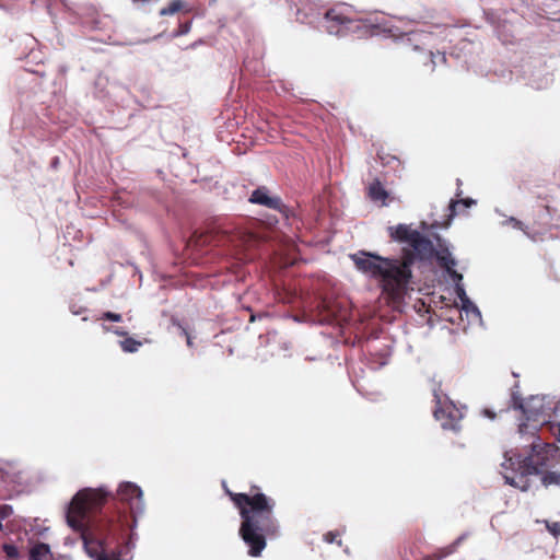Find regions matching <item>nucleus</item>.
Instances as JSON below:
<instances>
[{"label": "nucleus", "mask_w": 560, "mask_h": 560, "mask_svg": "<svg viewBox=\"0 0 560 560\" xmlns=\"http://www.w3.org/2000/svg\"><path fill=\"white\" fill-rule=\"evenodd\" d=\"M119 345L125 352L133 353L138 351L142 342L131 337H127L124 340H121Z\"/></svg>", "instance_id": "4468645a"}, {"label": "nucleus", "mask_w": 560, "mask_h": 560, "mask_svg": "<svg viewBox=\"0 0 560 560\" xmlns=\"http://www.w3.org/2000/svg\"><path fill=\"white\" fill-rule=\"evenodd\" d=\"M541 228H542V230H545V231H546V230H548L549 224H548V223H545V224H542V226H541Z\"/></svg>", "instance_id": "7c9ffc66"}, {"label": "nucleus", "mask_w": 560, "mask_h": 560, "mask_svg": "<svg viewBox=\"0 0 560 560\" xmlns=\"http://www.w3.org/2000/svg\"><path fill=\"white\" fill-rule=\"evenodd\" d=\"M225 494L238 510L241 516L240 536L248 547L250 557H260L267 539L280 536V523L275 515L276 501L261 492L256 485L249 492H233L224 487Z\"/></svg>", "instance_id": "f257e3e1"}, {"label": "nucleus", "mask_w": 560, "mask_h": 560, "mask_svg": "<svg viewBox=\"0 0 560 560\" xmlns=\"http://www.w3.org/2000/svg\"><path fill=\"white\" fill-rule=\"evenodd\" d=\"M185 7H186V2L184 0H172L167 7L162 8L160 10V15L165 16V15L175 14V13L182 11L183 9H185Z\"/></svg>", "instance_id": "ddd939ff"}, {"label": "nucleus", "mask_w": 560, "mask_h": 560, "mask_svg": "<svg viewBox=\"0 0 560 560\" xmlns=\"http://www.w3.org/2000/svg\"><path fill=\"white\" fill-rule=\"evenodd\" d=\"M350 258L360 272L377 280L388 301L396 303L402 300L412 278L413 252L402 249L399 257L390 258L360 250Z\"/></svg>", "instance_id": "7ed1b4c3"}, {"label": "nucleus", "mask_w": 560, "mask_h": 560, "mask_svg": "<svg viewBox=\"0 0 560 560\" xmlns=\"http://www.w3.org/2000/svg\"><path fill=\"white\" fill-rule=\"evenodd\" d=\"M115 332L118 335V336H126L127 332L126 331H122V330H115Z\"/></svg>", "instance_id": "cd10ccee"}, {"label": "nucleus", "mask_w": 560, "mask_h": 560, "mask_svg": "<svg viewBox=\"0 0 560 560\" xmlns=\"http://www.w3.org/2000/svg\"><path fill=\"white\" fill-rule=\"evenodd\" d=\"M179 328H180V330H182V334H183V335L185 336V338H186L187 346H188V347H192V345H194V343H192V338H191L190 334L188 332V330H187L185 327L180 326V325H179Z\"/></svg>", "instance_id": "a878e982"}, {"label": "nucleus", "mask_w": 560, "mask_h": 560, "mask_svg": "<svg viewBox=\"0 0 560 560\" xmlns=\"http://www.w3.org/2000/svg\"><path fill=\"white\" fill-rule=\"evenodd\" d=\"M558 441L560 442V425H559V436H558Z\"/></svg>", "instance_id": "f704fd0d"}, {"label": "nucleus", "mask_w": 560, "mask_h": 560, "mask_svg": "<svg viewBox=\"0 0 560 560\" xmlns=\"http://www.w3.org/2000/svg\"><path fill=\"white\" fill-rule=\"evenodd\" d=\"M249 201L252 203L261 205L269 209L279 211H282V209L284 208V205L282 203L281 199L279 197L269 196L268 189L266 187H259L255 189L249 197Z\"/></svg>", "instance_id": "6e6552de"}, {"label": "nucleus", "mask_w": 560, "mask_h": 560, "mask_svg": "<svg viewBox=\"0 0 560 560\" xmlns=\"http://www.w3.org/2000/svg\"><path fill=\"white\" fill-rule=\"evenodd\" d=\"M200 43H202V42H201V40H199V42L192 43L190 47H191V48H195V47H196L198 44H200Z\"/></svg>", "instance_id": "c756f323"}, {"label": "nucleus", "mask_w": 560, "mask_h": 560, "mask_svg": "<svg viewBox=\"0 0 560 560\" xmlns=\"http://www.w3.org/2000/svg\"><path fill=\"white\" fill-rule=\"evenodd\" d=\"M530 453L523 457L520 454H505L502 463V476L505 482L522 491L530 488L529 477L540 476L545 487L560 485V456L553 444L542 443L539 436H532Z\"/></svg>", "instance_id": "f03ea898"}, {"label": "nucleus", "mask_w": 560, "mask_h": 560, "mask_svg": "<svg viewBox=\"0 0 560 560\" xmlns=\"http://www.w3.org/2000/svg\"><path fill=\"white\" fill-rule=\"evenodd\" d=\"M459 205H463L464 207L469 208L472 205H476V200H474L471 198H463V199L452 200L448 206L451 218L456 215V208Z\"/></svg>", "instance_id": "2eb2a0df"}, {"label": "nucleus", "mask_w": 560, "mask_h": 560, "mask_svg": "<svg viewBox=\"0 0 560 560\" xmlns=\"http://www.w3.org/2000/svg\"><path fill=\"white\" fill-rule=\"evenodd\" d=\"M324 21L325 30L329 34L339 37L359 28V21L349 18L341 10L336 8H332L325 13Z\"/></svg>", "instance_id": "39448f33"}, {"label": "nucleus", "mask_w": 560, "mask_h": 560, "mask_svg": "<svg viewBox=\"0 0 560 560\" xmlns=\"http://www.w3.org/2000/svg\"><path fill=\"white\" fill-rule=\"evenodd\" d=\"M544 209L549 215L551 214L552 208L550 206L546 205Z\"/></svg>", "instance_id": "bb28decb"}, {"label": "nucleus", "mask_w": 560, "mask_h": 560, "mask_svg": "<svg viewBox=\"0 0 560 560\" xmlns=\"http://www.w3.org/2000/svg\"><path fill=\"white\" fill-rule=\"evenodd\" d=\"M366 195L373 202H380L382 206L387 205L389 197L388 191L382 185L381 180L375 178L366 188Z\"/></svg>", "instance_id": "9d476101"}, {"label": "nucleus", "mask_w": 560, "mask_h": 560, "mask_svg": "<svg viewBox=\"0 0 560 560\" xmlns=\"http://www.w3.org/2000/svg\"><path fill=\"white\" fill-rule=\"evenodd\" d=\"M434 256L436 257L440 267L443 268L456 283L458 296L462 298L465 295V290L459 285V282L463 280V276L454 269L456 260L453 258L451 252L447 248H443L435 252Z\"/></svg>", "instance_id": "423d86ee"}, {"label": "nucleus", "mask_w": 560, "mask_h": 560, "mask_svg": "<svg viewBox=\"0 0 560 560\" xmlns=\"http://www.w3.org/2000/svg\"><path fill=\"white\" fill-rule=\"evenodd\" d=\"M411 248L409 250L413 252L415 260L420 258L421 260L430 259L434 256L435 249L433 243L425 236H423L419 231H415L413 238L409 244Z\"/></svg>", "instance_id": "0eeeda50"}, {"label": "nucleus", "mask_w": 560, "mask_h": 560, "mask_svg": "<svg viewBox=\"0 0 560 560\" xmlns=\"http://www.w3.org/2000/svg\"><path fill=\"white\" fill-rule=\"evenodd\" d=\"M525 427H526V424H521L520 425V431L523 432V428H525Z\"/></svg>", "instance_id": "473e14b6"}, {"label": "nucleus", "mask_w": 560, "mask_h": 560, "mask_svg": "<svg viewBox=\"0 0 560 560\" xmlns=\"http://www.w3.org/2000/svg\"><path fill=\"white\" fill-rule=\"evenodd\" d=\"M435 57H439L443 62H445V61H446V56H445V54L438 51V52H436V55H435L433 51L429 50V51L425 54V60H430V62L432 63V70H433V69H434V67H435V61H434V58H435Z\"/></svg>", "instance_id": "6ab92c4d"}, {"label": "nucleus", "mask_w": 560, "mask_h": 560, "mask_svg": "<svg viewBox=\"0 0 560 560\" xmlns=\"http://www.w3.org/2000/svg\"><path fill=\"white\" fill-rule=\"evenodd\" d=\"M322 313V322L328 324L332 322H339L346 319V311L339 305V303L330 300H323L318 305Z\"/></svg>", "instance_id": "1a4fd4ad"}, {"label": "nucleus", "mask_w": 560, "mask_h": 560, "mask_svg": "<svg viewBox=\"0 0 560 560\" xmlns=\"http://www.w3.org/2000/svg\"><path fill=\"white\" fill-rule=\"evenodd\" d=\"M13 514V509L8 504H0V521L9 518Z\"/></svg>", "instance_id": "aec40b11"}, {"label": "nucleus", "mask_w": 560, "mask_h": 560, "mask_svg": "<svg viewBox=\"0 0 560 560\" xmlns=\"http://www.w3.org/2000/svg\"><path fill=\"white\" fill-rule=\"evenodd\" d=\"M415 231L416 230H411L406 224H398L395 228H390V236L396 241L410 244L411 238H413Z\"/></svg>", "instance_id": "9b49d317"}, {"label": "nucleus", "mask_w": 560, "mask_h": 560, "mask_svg": "<svg viewBox=\"0 0 560 560\" xmlns=\"http://www.w3.org/2000/svg\"><path fill=\"white\" fill-rule=\"evenodd\" d=\"M2 550L8 560H16L19 558V549L12 544H3Z\"/></svg>", "instance_id": "f3484780"}, {"label": "nucleus", "mask_w": 560, "mask_h": 560, "mask_svg": "<svg viewBox=\"0 0 560 560\" xmlns=\"http://www.w3.org/2000/svg\"><path fill=\"white\" fill-rule=\"evenodd\" d=\"M255 319H256V316L254 314H252L249 320L254 322Z\"/></svg>", "instance_id": "2f4dec72"}, {"label": "nucleus", "mask_w": 560, "mask_h": 560, "mask_svg": "<svg viewBox=\"0 0 560 560\" xmlns=\"http://www.w3.org/2000/svg\"><path fill=\"white\" fill-rule=\"evenodd\" d=\"M3 529L2 522L0 521V532Z\"/></svg>", "instance_id": "72a5a7b5"}, {"label": "nucleus", "mask_w": 560, "mask_h": 560, "mask_svg": "<svg viewBox=\"0 0 560 560\" xmlns=\"http://www.w3.org/2000/svg\"><path fill=\"white\" fill-rule=\"evenodd\" d=\"M434 398L436 401V407L433 411L435 420L439 421L445 430L459 431L460 420L463 419L460 409L450 400L442 401L436 393L434 394Z\"/></svg>", "instance_id": "20e7f679"}, {"label": "nucleus", "mask_w": 560, "mask_h": 560, "mask_svg": "<svg viewBox=\"0 0 560 560\" xmlns=\"http://www.w3.org/2000/svg\"><path fill=\"white\" fill-rule=\"evenodd\" d=\"M339 537L338 532H328L324 535V539L328 544L337 542L339 546L341 545V540L337 539Z\"/></svg>", "instance_id": "5701e85b"}, {"label": "nucleus", "mask_w": 560, "mask_h": 560, "mask_svg": "<svg viewBox=\"0 0 560 560\" xmlns=\"http://www.w3.org/2000/svg\"><path fill=\"white\" fill-rule=\"evenodd\" d=\"M547 529L555 536H560V522L547 523Z\"/></svg>", "instance_id": "b1692460"}, {"label": "nucleus", "mask_w": 560, "mask_h": 560, "mask_svg": "<svg viewBox=\"0 0 560 560\" xmlns=\"http://www.w3.org/2000/svg\"><path fill=\"white\" fill-rule=\"evenodd\" d=\"M510 222L512 223L513 228L518 229L523 231L525 234L529 235V232L527 231V226L520 220L515 218H511Z\"/></svg>", "instance_id": "393cba45"}, {"label": "nucleus", "mask_w": 560, "mask_h": 560, "mask_svg": "<svg viewBox=\"0 0 560 560\" xmlns=\"http://www.w3.org/2000/svg\"><path fill=\"white\" fill-rule=\"evenodd\" d=\"M453 552H454L453 546L444 547V548L436 550L435 552H433L431 555L425 556L423 558V560H443L444 558L452 555Z\"/></svg>", "instance_id": "dca6fc26"}, {"label": "nucleus", "mask_w": 560, "mask_h": 560, "mask_svg": "<svg viewBox=\"0 0 560 560\" xmlns=\"http://www.w3.org/2000/svg\"><path fill=\"white\" fill-rule=\"evenodd\" d=\"M518 407L522 409L523 413L526 416L528 420H538L539 412L529 410L528 407L523 405L522 402L518 405Z\"/></svg>", "instance_id": "412c9836"}, {"label": "nucleus", "mask_w": 560, "mask_h": 560, "mask_svg": "<svg viewBox=\"0 0 560 560\" xmlns=\"http://www.w3.org/2000/svg\"><path fill=\"white\" fill-rule=\"evenodd\" d=\"M50 558L51 552L47 544L37 542L30 549V560H49Z\"/></svg>", "instance_id": "f8f14e48"}, {"label": "nucleus", "mask_w": 560, "mask_h": 560, "mask_svg": "<svg viewBox=\"0 0 560 560\" xmlns=\"http://www.w3.org/2000/svg\"><path fill=\"white\" fill-rule=\"evenodd\" d=\"M191 28V21H186L184 23H179L178 28L175 31L174 36H183L189 33Z\"/></svg>", "instance_id": "a211bd4d"}, {"label": "nucleus", "mask_w": 560, "mask_h": 560, "mask_svg": "<svg viewBox=\"0 0 560 560\" xmlns=\"http://www.w3.org/2000/svg\"><path fill=\"white\" fill-rule=\"evenodd\" d=\"M486 415H487L488 417H490L491 419H493V418H494V415H493V413H491V412H490V411H488V410H486Z\"/></svg>", "instance_id": "c85d7f7f"}, {"label": "nucleus", "mask_w": 560, "mask_h": 560, "mask_svg": "<svg viewBox=\"0 0 560 560\" xmlns=\"http://www.w3.org/2000/svg\"><path fill=\"white\" fill-rule=\"evenodd\" d=\"M101 319L110 322H121L122 317L118 313L105 312L102 314Z\"/></svg>", "instance_id": "4be33fe9"}]
</instances>
